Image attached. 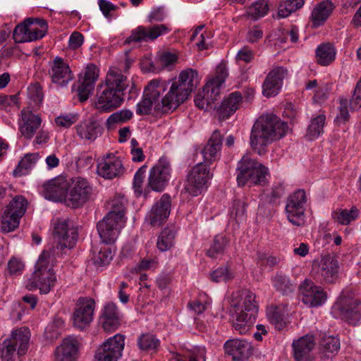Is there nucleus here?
I'll return each instance as SVG.
<instances>
[{
	"label": "nucleus",
	"instance_id": "nucleus-1",
	"mask_svg": "<svg viewBox=\"0 0 361 361\" xmlns=\"http://www.w3.org/2000/svg\"><path fill=\"white\" fill-rule=\"evenodd\" d=\"M128 92V99H135L139 89L117 68H110L105 80L97 86L94 108L101 113H109L120 107Z\"/></svg>",
	"mask_w": 361,
	"mask_h": 361
},
{
	"label": "nucleus",
	"instance_id": "nucleus-2",
	"mask_svg": "<svg viewBox=\"0 0 361 361\" xmlns=\"http://www.w3.org/2000/svg\"><path fill=\"white\" fill-rule=\"evenodd\" d=\"M288 126L276 115H262L254 123L250 137L251 147L259 155L267 152V146L276 140L283 137Z\"/></svg>",
	"mask_w": 361,
	"mask_h": 361
},
{
	"label": "nucleus",
	"instance_id": "nucleus-3",
	"mask_svg": "<svg viewBox=\"0 0 361 361\" xmlns=\"http://www.w3.org/2000/svg\"><path fill=\"white\" fill-rule=\"evenodd\" d=\"M170 82L160 78L150 80L144 89L142 100L137 104L136 114L139 116L149 115L152 107L156 112L161 114L175 111L176 109L167 93L161 98Z\"/></svg>",
	"mask_w": 361,
	"mask_h": 361
},
{
	"label": "nucleus",
	"instance_id": "nucleus-4",
	"mask_svg": "<svg viewBox=\"0 0 361 361\" xmlns=\"http://www.w3.org/2000/svg\"><path fill=\"white\" fill-rule=\"evenodd\" d=\"M240 295L243 298V300L242 302H239L233 305V309L236 314L233 327L240 334H245L256 320L258 306L255 301V294L251 290H242Z\"/></svg>",
	"mask_w": 361,
	"mask_h": 361
},
{
	"label": "nucleus",
	"instance_id": "nucleus-5",
	"mask_svg": "<svg viewBox=\"0 0 361 361\" xmlns=\"http://www.w3.org/2000/svg\"><path fill=\"white\" fill-rule=\"evenodd\" d=\"M198 83V73L196 70L188 68L180 73L178 80L171 84L167 92L176 109L188 99Z\"/></svg>",
	"mask_w": 361,
	"mask_h": 361
},
{
	"label": "nucleus",
	"instance_id": "nucleus-6",
	"mask_svg": "<svg viewBox=\"0 0 361 361\" xmlns=\"http://www.w3.org/2000/svg\"><path fill=\"white\" fill-rule=\"evenodd\" d=\"M236 170L239 186L265 184L268 169L247 155L243 156L238 161Z\"/></svg>",
	"mask_w": 361,
	"mask_h": 361
},
{
	"label": "nucleus",
	"instance_id": "nucleus-7",
	"mask_svg": "<svg viewBox=\"0 0 361 361\" xmlns=\"http://www.w3.org/2000/svg\"><path fill=\"white\" fill-rule=\"evenodd\" d=\"M30 338L27 327H21L12 331L9 338L0 344V357L2 361H14L16 354L21 357L26 354Z\"/></svg>",
	"mask_w": 361,
	"mask_h": 361
},
{
	"label": "nucleus",
	"instance_id": "nucleus-8",
	"mask_svg": "<svg viewBox=\"0 0 361 361\" xmlns=\"http://www.w3.org/2000/svg\"><path fill=\"white\" fill-rule=\"evenodd\" d=\"M228 76V69L225 64L220 63L216 68L215 76L208 80L202 89V94L198 93L195 99V105L203 109L207 108L217 100L221 93V87Z\"/></svg>",
	"mask_w": 361,
	"mask_h": 361
},
{
	"label": "nucleus",
	"instance_id": "nucleus-9",
	"mask_svg": "<svg viewBox=\"0 0 361 361\" xmlns=\"http://www.w3.org/2000/svg\"><path fill=\"white\" fill-rule=\"evenodd\" d=\"M339 262L336 257L326 255L319 262H314L311 274L320 284H335L339 279Z\"/></svg>",
	"mask_w": 361,
	"mask_h": 361
},
{
	"label": "nucleus",
	"instance_id": "nucleus-10",
	"mask_svg": "<svg viewBox=\"0 0 361 361\" xmlns=\"http://www.w3.org/2000/svg\"><path fill=\"white\" fill-rule=\"evenodd\" d=\"M212 177L210 166L202 162L196 164L188 173L184 191L192 197L201 195L207 188L208 182Z\"/></svg>",
	"mask_w": 361,
	"mask_h": 361
},
{
	"label": "nucleus",
	"instance_id": "nucleus-11",
	"mask_svg": "<svg viewBox=\"0 0 361 361\" xmlns=\"http://www.w3.org/2000/svg\"><path fill=\"white\" fill-rule=\"evenodd\" d=\"M69 186L66 204L71 208L82 207L91 197L93 188L84 178L75 177L68 180Z\"/></svg>",
	"mask_w": 361,
	"mask_h": 361
},
{
	"label": "nucleus",
	"instance_id": "nucleus-12",
	"mask_svg": "<svg viewBox=\"0 0 361 361\" xmlns=\"http://www.w3.org/2000/svg\"><path fill=\"white\" fill-rule=\"evenodd\" d=\"M27 204V200L23 195L13 197L1 216V226L3 231L11 232L19 226L20 219L25 214Z\"/></svg>",
	"mask_w": 361,
	"mask_h": 361
},
{
	"label": "nucleus",
	"instance_id": "nucleus-13",
	"mask_svg": "<svg viewBox=\"0 0 361 361\" xmlns=\"http://www.w3.org/2000/svg\"><path fill=\"white\" fill-rule=\"evenodd\" d=\"M307 199L304 190L299 189L290 194L286 200V212L288 221L295 226L305 223V206Z\"/></svg>",
	"mask_w": 361,
	"mask_h": 361
},
{
	"label": "nucleus",
	"instance_id": "nucleus-14",
	"mask_svg": "<svg viewBox=\"0 0 361 361\" xmlns=\"http://www.w3.org/2000/svg\"><path fill=\"white\" fill-rule=\"evenodd\" d=\"M95 301L89 297H80L76 302L72 319L73 326L82 330L93 320Z\"/></svg>",
	"mask_w": 361,
	"mask_h": 361
},
{
	"label": "nucleus",
	"instance_id": "nucleus-15",
	"mask_svg": "<svg viewBox=\"0 0 361 361\" xmlns=\"http://www.w3.org/2000/svg\"><path fill=\"white\" fill-rule=\"evenodd\" d=\"M171 166L166 157H161L150 169L147 187L154 191L161 192L166 188L170 177Z\"/></svg>",
	"mask_w": 361,
	"mask_h": 361
},
{
	"label": "nucleus",
	"instance_id": "nucleus-16",
	"mask_svg": "<svg viewBox=\"0 0 361 361\" xmlns=\"http://www.w3.org/2000/svg\"><path fill=\"white\" fill-rule=\"evenodd\" d=\"M125 337L117 334L107 339L96 351V361H117L124 348Z\"/></svg>",
	"mask_w": 361,
	"mask_h": 361
},
{
	"label": "nucleus",
	"instance_id": "nucleus-17",
	"mask_svg": "<svg viewBox=\"0 0 361 361\" xmlns=\"http://www.w3.org/2000/svg\"><path fill=\"white\" fill-rule=\"evenodd\" d=\"M169 31V28L164 24L152 26L140 25L131 31L130 35L126 39L124 44L153 41Z\"/></svg>",
	"mask_w": 361,
	"mask_h": 361
},
{
	"label": "nucleus",
	"instance_id": "nucleus-18",
	"mask_svg": "<svg viewBox=\"0 0 361 361\" xmlns=\"http://www.w3.org/2000/svg\"><path fill=\"white\" fill-rule=\"evenodd\" d=\"M302 302L309 307H318L326 300V293L321 286H317L313 281L305 279L300 286Z\"/></svg>",
	"mask_w": 361,
	"mask_h": 361
},
{
	"label": "nucleus",
	"instance_id": "nucleus-19",
	"mask_svg": "<svg viewBox=\"0 0 361 361\" xmlns=\"http://www.w3.org/2000/svg\"><path fill=\"white\" fill-rule=\"evenodd\" d=\"M54 238L58 240L56 249L63 251L71 249L78 240V234L74 227H70L67 221L59 220L54 228Z\"/></svg>",
	"mask_w": 361,
	"mask_h": 361
},
{
	"label": "nucleus",
	"instance_id": "nucleus-20",
	"mask_svg": "<svg viewBox=\"0 0 361 361\" xmlns=\"http://www.w3.org/2000/svg\"><path fill=\"white\" fill-rule=\"evenodd\" d=\"M171 207V196L164 193L152 206L147 218L152 226H161L168 219Z\"/></svg>",
	"mask_w": 361,
	"mask_h": 361
},
{
	"label": "nucleus",
	"instance_id": "nucleus-21",
	"mask_svg": "<svg viewBox=\"0 0 361 361\" xmlns=\"http://www.w3.org/2000/svg\"><path fill=\"white\" fill-rule=\"evenodd\" d=\"M80 343L77 338L68 336L63 338L54 353V361H78Z\"/></svg>",
	"mask_w": 361,
	"mask_h": 361
},
{
	"label": "nucleus",
	"instance_id": "nucleus-22",
	"mask_svg": "<svg viewBox=\"0 0 361 361\" xmlns=\"http://www.w3.org/2000/svg\"><path fill=\"white\" fill-rule=\"evenodd\" d=\"M125 168L119 157L107 154L97 164V173L106 179H113L123 175Z\"/></svg>",
	"mask_w": 361,
	"mask_h": 361
},
{
	"label": "nucleus",
	"instance_id": "nucleus-23",
	"mask_svg": "<svg viewBox=\"0 0 361 361\" xmlns=\"http://www.w3.org/2000/svg\"><path fill=\"white\" fill-rule=\"evenodd\" d=\"M225 353L232 357L234 361H246L253 353L251 343L245 339H229L224 345Z\"/></svg>",
	"mask_w": 361,
	"mask_h": 361
},
{
	"label": "nucleus",
	"instance_id": "nucleus-24",
	"mask_svg": "<svg viewBox=\"0 0 361 361\" xmlns=\"http://www.w3.org/2000/svg\"><path fill=\"white\" fill-rule=\"evenodd\" d=\"M69 182L68 179L59 177L50 180L43 186V195L49 200L63 202L66 203L68 192Z\"/></svg>",
	"mask_w": 361,
	"mask_h": 361
},
{
	"label": "nucleus",
	"instance_id": "nucleus-25",
	"mask_svg": "<svg viewBox=\"0 0 361 361\" xmlns=\"http://www.w3.org/2000/svg\"><path fill=\"white\" fill-rule=\"evenodd\" d=\"M288 71L283 66L273 68L263 83V94L267 97L276 95L281 88L283 80L287 75Z\"/></svg>",
	"mask_w": 361,
	"mask_h": 361
},
{
	"label": "nucleus",
	"instance_id": "nucleus-26",
	"mask_svg": "<svg viewBox=\"0 0 361 361\" xmlns=\"http://www.w3.org/2000/svg\"><path fill=\"white\" fill-rule=\"evenodd\" d=\"M339 309L348 324L355 326L361 321V300L359 298L350 297L341 298Z\"/></svg>",
	"mask_w": 361,
	"mask_h": 361
},
{
	"label": "nucleus",
	"instance_id": "nucleus-27",
	"mask_svg": "<svg viewBox=\"0 0 361 361\" xmlns=\"http://www.w3.org/2000/svg\"><path fill=\"white\" fill-rule=\"evenodd\" d=\"M121 223L106 215L97 223V228L102 243L110 245L116 241L120 233Z\"/></svg>",
	"mask_w": 361,
	"mask_h": 361
},
{
	"label": "nucleus",
	"instance_id": "nucleus-28",
	"mask_svg": "<svg viewBox=\"0 0 361 361\" xmlns=\"http://www.w3.org/2000/svg\"><path fill=\"white\" fill-rule=\"evenodd\" d=\"M223 136L219 130H216L213 132L207 145L202 150L203 161L208 166H210L220 157V150L222 147Z\"/></svg>",
	"mask_w": 361,
	"mask_h": 361
},
{
	"label": "nucleus",
	"instance_id": "nucleus-29",
	"mask_svg": "<svg viewBox=\"0 0 361 361\" xmlns=\"http://www.w3.org/2000/svg\"><path fill=\"white\" fill-rule=\"evenodd\" d=\"M243 96L241 92L235 91L230 93L222 101L216 113L220 121H225L233 115L243 103Z\"/></svg>",
	"mask_w": 361,
	"mask_h": 361
},
{
	"label": "nucleus",
	"instance_id": "nucleus-30",
	"mask_svg": "<svg viewBox=\"0 0 361 361\" xmlns=\"http://www.w3.org/2000/svg\"><path fill=\"white\" fill-rule=\"evenodd\" d=\"M49 74L54 83L66 85L73 78L72 71L61 57L56 56L51 63Z\"/></svg>",
	"mask_w": 361,
	"mask_h": 361
},
{
	"label": "nucleus",
	"instance_id": "nucleus-31",
	"mask_svg": "<svg viewBox=\"0 0 361 361\" xmlns=\"http://www.w3.org/2000/svg\"><path fill=\"white\" fill-rule=\"evenodd\" d=\"M118 308L113 302L107 303L103 309L100 322L105 331L113 332L121 325Z\"/></svg>",
	"mask_w": 361,
	"mask_h": 361
},
{
	"label": "nucleus",
	"instance_id": "nucleus-32",
	"mask_svg": "<svg viewBox=\"0 0 361 361\" xmlns=\"http://www.w3.org/2000/svg\"><path fill=\"white\" fill-rule=\"evenodd\" d=\"M21 115L23 123L20 126V132L24 137L30 140L39 128L42 119L31 111L25 109L22 110Z\"/></svg>",
	"mask_w": 361,
	"mask_h": 361
},
{
	"label": "nucleus",
	"instance_id": "nucleus-33",
	"mask_svg": "<svg viewBox=\"0 0 361 361\" xmlns=\"http://www.w3.org/2000/svg\"><path fill=\"white\" fill-rule=\"evenodd\" d=\"M78 136L85 140L94 141L102 132V127L95 120L89 119L80 122L75 127Z\"/></svg>",
	"mask_w": 361,
	"mask_h": 361
},
{
	"label": "nucleus",
	"instance_id": "nucleus-34",
	"mask_svg": "<svg viewBox=\"0 0 361 361\" xmlns=\"http://www.w3.org/2000/svg\"><path fill=\"white\" fill-rule=\"evenodd\" d=\"M294 357L296 361H310V353L314 347V343L311 337L302 336L292 344Z\"/></svg>",
	"mask_w": 361,
	"mask_h": 361
},
{
	"label": "nucleus",
	"instance_id": "nucleus-35",
	"mask_svg": "<svg viewBox=\"0 0 361 361\" xmlns=\"http://www.w3.org/2000/svg\"><path fill=\"white\" fill-rule=\"evenodd\" d=\"M334 4L329 1H324L317 4L311 13V21L314 27L322 25L334 10Z\"/></svg>",
	"mask_w": 361,
	"mask_h": 361
},
{
	"label": "nucleus",
	"instance_id": "nucleus-36",
	"mask_svg": "<svg viewBox=\"0 0 361 361\" xmlns=\"http://www.w3.org/2000/svg\"><path fill=\"white\" fill-rule=\"evenodd\" d=\"M56 282L55 273L45 271L42 273L34 272L32 283L39 289L40 293L47 294L54 287Z\"/></svg>",
	"mask_w": 361,
	"mask_h": 361
},
{
	"label": "nucleus",
	"instance_id": "nucleus-37",
	"mask_svg": "<svg viewBox=\"0 0 361 361\" xmlns=\"http://www.w3.org/2000/svg\"><path fill=\"white\" fill-rule=\"evenodd\" d=\"M336 49L331 43L322 44L315 51L317 62L321 66H329L336 59Z\"/></svg>",
	"mask_w": 361,
	"mask_h": 361
},
{
	"label": "nucleus",
	"instance_id": "nucleus-38",
	"mask_svg": "<svg viewBox=\"0 0 361 361\" xmlns=\"http://www.w3.org/2000/svg\"><path fill=\"white\" fill-rule=\"evenodd\" d=\"M305 4V0H283L278 6L276 16L274 18L281 19L290 16L293 13L300 9Z\"/></svg>",
	"mask_w": 361,
	"mask_h": 361
},
{
	"label": "nucleus",
	"instance_id": "nucleus-39",
	"mask_svg": "<svg viewBox=\"0 0 361 361\" xmlns=\"http://www.w3.org/2000/svg\"><path fill=\"white\" fill-rule=\"evenodd\" d=\"M39 158V154L37 152L25 154L13 170V176L15 177H20L27 175L29 170L34 166Z\"/></svg>",
	"mask_w": 361,
	"mask_h": 361
},
{
	"label": "nucleus",
	"instance_id": "nucleus-40",
	"mask_svg": "<svg viewBox=\"0 0 361 361\" xmlns=\"http://www.w3.org/2000/svg\"><path fill=\"white\" fill-rule=\"evenodd\" d=\"M109 204L111 209L106 216L123 222L126 213V200L123 197H116L110 202Z\"/></svg>",
	"mask_w": 361,
	"mask_h": 361
},
{
	"label": "nucleus",
	"instance_id": "nucleus-41",
	"mask_svg": "<svg viewBox=\"0 0 361 361\" xmlns=\"http://www.w3.org/2000/svg\"><path fill=\"white\" fill-rule=\"evenodd\" d=\"M229 244V240L225 235H217L214 237L210 247L207 250L206 255L211 258H216L224 255Z\"/></svg>",
	"mask_w": 361,
	"mask_h": 361
},
{
	"label": "nucleus",
	"instance_id": "nucleus-42",
	"mask_svg": "<svg viewBox=\"0 0 361 361\" xmlns=\"http://www.w3.org/2000/svg\"><path fill=\"white\" fill-rule=\"evenodd\" d=\"M272 283L275 289L283 295L291 294L296 287L288 276L282 274H276L273 277Z\"/></svg>",
	"mask_w": 361,
	"mask_h": 361
},
{
	"label": "nucleus",
	"instance_id": "nucleus-43",
	"mask_svg": "<svg viewBox=\"0 0 361 361\" xmlns=\"http://www.w3.org/2000/svg\"><path fill=\"white\" fill-rule=\"evenodd\" d=\"M137 345L140 350L145 352H157L160 345L159 340L156 336L149 334H142L137 338Z\"/></svg>",
	"mask_w": 361,
	"mask_h": 361
},
{
	"label": "nucleus",
	"instance_id": "nucleus-44",
	"mask_svg": "<svg viewBox=\"0 0 361 361\" xmlns=\"http://www.w3.org/2000/svg\"><path fill=\"white\" fill-rule=\"evenodd\" d=\"M269 11L268 0H257L247 8V14L249 18L253 20L265 16Z\"/></svg>",
	"mask_w": 361,
	"mask_h": 361
},
{
	"label": "nucleus",
	"instance_id": "nucleus-45",
	"mask_svg": "<svg viewBox=\"0 0 361 361\" xmlns=\"http://www.w3.org/2000/svg\"><path fill=\"white\" fill-rule=\"evenodd\" d=\"M176 233L175 231L169 228H164L160 233L157 242V248L161 252H165L171 249L174 245Z\"/></svg>",
	"mask_w": 361,
	"mask_h": 361
},
{
	"label": "nucleus",
	"instance_id": "nucleus-46",
	"mask_svg": "<svg viewBox=\"0 0 361 361\" xmlns=\"http://www.w3.org/2000/svg\"><path fill=\"white\" fill-rule=\"evenodd\" d=\"M235 278V273L228 264L221 266L210 273L209 279L215 283H228Z\"/></svg>",
	"mask_w": 361,
	"mask_h": 361
},
{
	"label": "nucleus",
	"instance_id": "nucleus-47",
	"mask_svg": "<svg viewBox=\"0 0 361 361\" xmlns=\"http://www.w3.org/2000/svg\"><path fill=\"white\" fill-rule=\"evenodd\" d=\"M32 25H33V20L31 18H28L23 23L16 25L13 33L14 41L17 43L28 42L29 28Z\"/></svg>",
	"mask_w": 361,
	"mask_h": 361
},
{
	"label": "nucleus",
	"instance_id": "nucleus-48",
	"mask_svg": "<svg viewBox=\"0 0 361 361\" xmlns=\"http://www.w3.org/2000/svg\"><path fill=\"white\" fill-rule=\"evenodd\" d=\"M269 322L279 330H283L287 325L284 314L279 307H271L267 312Z\"/></svg>",
	"mask_w": 361,
	"mask_h": 361
},
{
	"label": "nucleus",
	"instance_id": "nucleus-49",
	"mask_svg": "<svg viewBox=\"0 0 361 361\" xmlns=\"http://www.w3.org/2000/svg\"><path fill=\"white\" fill-rule=\"evenodd\" d=\"M325 121L324 115H319L311 120L306 135L310 140H314L320 135L323 132Z\"/></svg>",
	"mask_w": 361,
	"mask_h": 361
},
{
	"label": "nucleus",
	"instance_id": "nucleus-50",
	"mask_svg": "<svg viewBox=\"0 0 361 361\" xmlns=\"http://www.w3.org/2000/svg\"><path fill=\"white\" fill-rule=\"evenodd\" d=\"M133 114L132 111L128 109H121L111 114L106 119V126L108 128L114 124H123L132 119Z\"/></svg>",
	"mask_w": 361,
	"mask_h": 361
},
{
	"label": "nucleus",
	"instance_id": "nucleus-51",
	"mask_svg": "<svg viewBox=\"0 0 361 361\" xmlns=\"http://www.w3.org/2000/svg\"><path fill=\"white\" fill-rule=\"evenodd\" d=\"M319 347L324 353L336 355L340 349V340L335 336L324 337L320 341Z\"/></svg>",
	"mask_w": 361,
	"mask_h": 361
},
{
	"label": "nucleus",
	"instance_id": "nucleus-52",
	"mask_svg": "<svg viewBox=\"0 0 361 361\" xmlns=\"http://www.w3.org/2000/svg\"><path fill=\"white\" fill-rule=\"evenodd\" d=\"M358 216V210L356 207H352L349 211L341 209L333 214L334 219L339 224L347 225L354 221Z\"/></svg>",
	"mask_w": 361,
	"mask_h": 361
},
{
	"label": "nucleus",
	"instance_id": "nucleus-53",
	"mask_svg": "<svg viewBox=\"0 0 361 361\" xmlns=\"http://www.w3.org/2000/svg\"><path fill=\"white\" fill-rule=\"evenodd\" d=\"M112 259L111 250L109 247H102L98 252L94 251L92 261L98 267H103L109 264Z\"/></svg>",
	"mask_w": 361,
	"mask_h": 361
},
{
	"label": "nucleus",
	"instance_id": "nucleus-54",
	"mask_svg": "<svg viewBox=\"0 0 361 361\" xmlns=\"http://www.w3.org/2000/svg\"><path fill=\"white\" fill-rule=\"evenodd\" d=\"M206 361V355L202 351H188L183 354L176 353L171 358V361Z\"/></svg>",
	"mask_w": 361,
	"mask_h": 361
},
{
	"label": "nucleus",
	"instance_id": "nucleus-55",
	"mask_svg": "<svg viewBox=\"0 0 361 361\" xmlns=\"http://www.w3.org/2000/svg\"><path fill=\"white\" fill-rule=\"evenodd\" d=\"M50 257V251L44 250L39 255V257L35 266L36 270L35 271V272L42 273L45 271H49L51 273H54L53 269L49 268Z\"/></svg>",
	"mask_w": 361,
	"mask_h": 361
},
{
	"label": "nucleus",
	"instance_id": "nucleus-56",
	"mask_svg": "<svg viewBox=\"0 0 361 361\" xmlns=\"http://www.w3.org/2000/svg\"><path fill=\"white\" fill-rule=\"evenodd\" d=\"M147 166L143 165L136 171L133 179V188L137 196L142 193V183L145 177Z\"/></svg>",
	"mask_w": 361,
	"mask_h": 361
},
{
	"label": "nucleus",
	"instance_id": "nucleus-57",
	"mask_svg": "<svg viewBox=\"0 0 361 361\" xmlns=\"http://www.w3.org/2000/svg\"><path fill=\"white\" fill-rule=\"evenodd\" d=\"M94 86L82 80L78 85L77 92L80 102L87 101L94 90Z\"/></svg>",
	"mask_w": 361,
	"mask_h": 361
},
{
	"label": "nucleus",
	"instance_id": "nucleus-58",
	"mask_svg": "<svg viewBox=\"0 0 361 361\" xmlns=\"http://www.w3.org/2000/svg\"><path fill=\"white\" fill-rule=\"evenodd\" d=\"M98 78V69L93 63H90L85 68L83 81L94 86L95 81Z\"/></svg>",
	"mask_w": 361,
	"mask_h": 361
},
{
	"label": "nucleus",
	"instance_id": "nucleus-59",
	"mask_svg": "<svg viewBox=\"0 0 361 361\" xmlns=\"http://www.w3.org/2000/svg\"><path fill=\"white\" fill-rule=\"evenodd\" d=\"M245 203L240 200L234 201L231 214L235 216L237 221L243 220L245 216Z\"/></svg>",
	"mask_w": 361,
	"mask_h": 361
},
{
	"label": "nucleus",
	"instance_id": "nucleus-60",
	"mask_svg": "<svg viewBox=\"0 0 361 361\" xmlns=\"http://www.w3.org/2000/svg\"><path fill=\"white\" fill-rule=\"evenodd\" d=\"M77 120L78 116L75 114H68L56 117L55 118V123L58 126L68 128L76 123Z\"/></svg>",
	"mask_w": 361,
	"mask_h": 361
},
{
	"label": "nucleus",
	"instance_id": "nucleus-61",
	"mask_svg": "<svg viewBox=\"0 0 361 361\" xmlns=\"http://www.w3.org/2000/svg\"><path fill=\"white\" fill-rule=\"evenodd\" d=\"M350 102L347 99H341L340 101L339 114L336 117V122H345L349 119L350 114L348 106Z\"/></svg>",
	"mask_w": 361,
	"mask_h": 361
},
{
	"label": "nucleus",
	"instance_id": "nucleus-62",
	"mask_svg": "<svg viewBox=\"0 0 361 361\" xmlns=\"http://www.w3.org/2000/svg\"><path fill=\"white\" fill-rule=\"evenodd\" d=\"M279 262V259L274 256L267 257L265 254L259 253L257 257V263L261 266H268L269 267H274Z\"/></svg>",
	"mask_w": 361,
	"mask_h": 361
},
{
	"label": "nucleus",
	"instance_id": "nucleus-63",
	"mask_svg": "<svg viewBox=\"0 0 361 361\" xmlns=\"http://www.w3.org/2000/svg\"><path fill=\"white\" fill-rule=\"evenodd\" d=\"M29 92L30 97L35 101L40 102L42 101L44 97V94L42 91V87L39 82H36L32 84L29 87Z\"/></svg>",
	"mask_w": 361,
	"mask_h": 361
},
{
	"label": "nucleus",
	"instance_id": "nucleus-64",
	"mask_svg": "<svg viewBox=\"0 0 361 361\" xmlns=\"http://www.w3.org/2000/svg\"><path fill=\"white\" fill-rule=\"evenodd\" d=\"M83 42V35L79 32H73L70 36L68 46L71 49L75 50L81 47Z\"/></svg>",
	"mask_w": 361,
	"mask_h": 361
}]
</instances>
